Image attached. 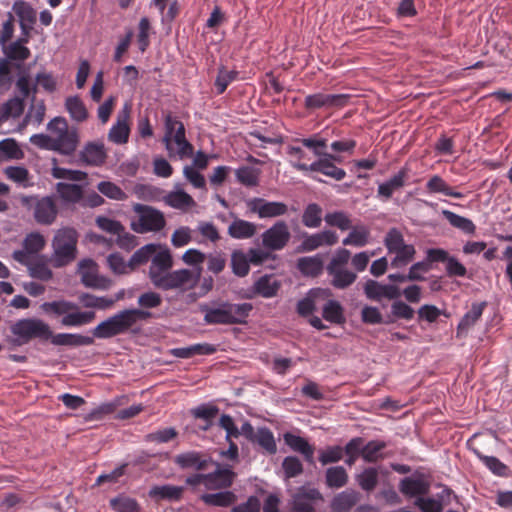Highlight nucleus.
<instances>
[{"label": "nucleus", "instance_id": "4c0bfd02", "mask_svg": "<svg viewBox=\"0 0 512 512\" xmlns=\"http://www.w3.org/2000/svg\"><path fill=\"white\" fill-rule=\"evenodd\" d=\"M253 304L250 302L232 303L228 301V312L230 313L231 325H246L247 319L253 310Z\"/></svg>", "mask_w": 512, "mask_h": 512}, {"label": "nucleus", "instance_id": "c03bdc74", "mask_svg": "<svg viewBox=\"0 0 512 512\" xmlns=\"http://www.w3.org/2000/svg\"><path fill=\"white\" fill-rule=\"evenodd\" d=\"M348 235L342 240L344 246L364 247L369 242L370 231L364 225L352 226Z\"/></svg>", "mask_w": 512, "mask_h": 512}, {"label": "nucleus", "instance_id": "4468645a", "mask_svg": "<svg viewBox=\"0 0 512 512\" xmlns=\"http://www.w3.org/2000/svg\"><path fill=\"white\" fill-rule=\"evenodd\" d=\"M338 242V235L335 231L324 229L322 231L309 234L302 233V241L296 247L297 253H305L314 251L322 246H333Z\"/></svg>", "mask_w": 512, "mask_h": 512}, {"label": "nucleus", "instance_id": "423d86ee", "mask_svg": "<svg viewBox=\"0 0 512 512\" xmlns=\"http://www.w3.org/2000/svg\"><path fill=\"white\" fill-rule=\"evenodd\" d=\"M132 210L137 214L138 220H132L130 228L138 234L159 232L166 226L164 213L153 206L135 203Z\"/></svg>", "mask_w": 512, "mask_h": 512}, {"label": "nucleus", "instance_id": "69168bd1", "mask_svg": "<svg viewBox=\"0 0 512 512\" xmlns=\"http://www.w3.org/2000/svg\"><path fill=\"white\" fill-rule=\"evenodd\" d=\"M390 265L393 268H402L413 261L416 255V249L412 244H405L400 250L394 252Z\"/></svg>", "mask_w": 512, "mask_h": 512}, {"label": "nucleus", "instance_id": "2f4dec72", "mask_svg": "<svg viewBox=\"0 0 512 512\" xmlns=\"http://www.w3.org/2000/svg\"><path fill=\"white\" fill-rule=\"evenodd\" d=\"M77 303L66 300V299H57L53 301H46L40 305V309L44 314L49 317L63 318L67 312L71 309H76Z\"/></svg>", "mask_w": 512, "mask_h": 512}, {"label": "nucleus", "instance_id": "09e8293b", "mask_svg": "<svg viewBox=\"0 0 512 512\" xmlns=\"http://www.w3.org/2000/svg\"><path fill=\"white\" fill-rule=\"evenodd\" d=\"M230 264L232 273L237 277L243 278L250 271L251 263L249 256L240 249H235L231 253Z\"/></svg>", "mask_w": 512, "mask_h": 512}, {"label": "nucleus", "instance_id": "338daca9", "mask_svg": "<svg viewBox=\"0 0 512 512\" xmlns=\"http://www.w3.org/2000/svg\"><path fill=\"white\" fill-rule=\"evenodd\" d=\"M110 507L116 512H141L138 502L125 495H119L110 499Z\"/></svg>", "mask_w": 512, "mask_h": 512}, {"label": "nucleus", "instance_id": "ea45409f", "mask_svg": "<svg viewBox=\"0 0 512 512\" xmlns=\"http://www.w3.org/2000/svg\"><path fill=\"white\" fill-rule=\"evenodd\" d=\"M47 129L50 130L51 132L57 133V136H63V139L65 137L70 138L72 136L71 134H73V136L75 137L74 140L72 139V143L75 142V146L78 147L80 142L78 129L76 127L68 129V124L64 117L56 116L52 118L47 123Z\"/></svg>", "mask_w": 512, "mask_h": 512}, {"label": "nucleus", "instance_id": "412c9836", "mask_svg": "<svg viewBox=\"0 0 512 512\" xmlns=\"http://www.w3.org/2000/svg\"><path fill=\"white\" fill-rule=\"evenodd\" d=\"M280 288L279 280L273 279L271 274H264L253 283L251 293L245 294L244 298L251 299L253 295H259L266 299L273 298L277 296Z\"/></svg>", "mask_w": 512, "mask_h": 512}, {"label": "nucleus", "instance_id": "4be33fe9", "mask_svg": "<svg viewBox=\"0 0 512 512\" xmlns=\"http://www.w3.org/2000/svg\"><path fill=\"white\" fill-rule=\"evenodd\" d=\"M321 499L317 489H303L293 496L289 512H315L316 502Z\"/></svg>", "mask_w": 512, "mask_h": 512}, {"label": "nucleus", "instance_id": "aec40b11", "mask_svg": "<svg viewBox=\"0 0 512 512\" xmlns=\"http://www.w3.org/2000/svg\"><path fill=\"white\" fill-rule=\"evenodd\" d=\"M408 173L409 168L407 166H403L392 177L378 183L377 198L383 202L388 201L393 196L395 191L403 188L406 185Z\"/></svg>", "mask_w": 512, "mask_h": 512}, {"label": "nucleus", "instance_id": "72a5a7b5", "mask_svg": "<svg viewBox=\"0 0 512 512\" xmlns=\"http://www.w3.org/2000/svg\"><path fill=\"white\" fill-rule=\"evenodd\" d=\"M415 309L405 300H397L390 305V311L387 317L390 319V325L398 320L411 321L415 317Z\"/></svg>", "mask_w": 512, "mask_h": 512}, {"label": "nucleus", "instance_id": "f704fd0d", "mask_svg": "<svg viewBox=\"0 0 512 512\" xmlns=\"http://www.w3.org/2000/svg\"><path fill=\"white\" fill-rule=\"evenodd\" d=\"M51 161L53 164L51 168V175L54 179L68 180L72 181V183L87 181V172L79 169L60 167L57 165L58 161L55 157H53Z\"/></svg>", "mask_w": 512, "mask_h": 512}, {"label": "nucleus", "instance_id": "de8ad7c7", "mask_svg": "<svg viewBox=\"0 0 512 512\" xmlns=\"http://www.w3.org/2000/svg\"><path fill=\"white\" fill-rule=\"evenodd\" d=\"M158 246L159 243L151 242L137 249L128 260L129 268L135 269L140 265L146 264L148 261L152 262V257Z\"/></svg>", "mask_w": 512, "mask_h": 512}, {"label": "nucleus", "instance_id": "ddd939ff", "mask_svg": "<svg viewBox=\"0 0 512 512\" xmlns=\"http://www.w3.org/2000/svg\"><path fill=\"white\" fill-rule=\"evenodd\" d=\"M351 98L350 94H325L318 92L307 95L304 99V106L308 110L342 108L349 104Z\"/></svg>", "mask_w": 512, "mask_h": 512}, {"label": "nucleus", "instance_id": "7ed1b4c3", "mask_svg": "<svg viewBox=\"0 0 512 512\" xmlns=\"http://www.w3.org/2000/svg\"><path fill=\"white\" fill-rule=\"evenodd\" d=\"M173 255L170 248L163 243L155 250L148 270V278L154 288L161 291L174 290V284L186 274L184 270H172Z\"/></svg>", "mask_w": 512, "mask_h": 512}, {"label": "nucleus", "instance_id": "603ef678", "mask_svg": "<svg viewBox=\"0 0 512 512\" xmlns=\"http://www.w3.org/2000/svg\"><path fill=\"white\" fill-rule=\"evenodd\" d=\"M478 459L483 465L497 477H507L509 467L504 464L498 457L492 455H484L478 450L474 451Z\"/></svg>", "mask_w": 512, "mask_h": 512}, {"label": "nucleus", "instance_id": "6e6d98bb", "mask_svg": "<svg viewBox=\"0 0 512 512\" xmlns=\"http://www.w3.org/2000/svg\"><path fill=\"white\" fill-rule=\"evenodd\" d=\"M390 474L389 468L373 463L355 474L354 480H385Z\"/></svg>", "mask_w": 512, "mask_h": 512}, {"label": "nucleus", "instance_id": "b1692460", "mask_svg": "<svg viewBox=\"0 0 512 512\" xmlns=\"http://www.w3.org/2000/svg\"><path fill=\"white\" fill-rule=\"evenodd\" d=\"M12 9L18 16L21 33L31 34L37 20L36 11L31 4L24 0H17L13 3Z\"/></svg>", "mask_w": 512, "mask_h": 512}, {"label": "nucleus", "instance_id": "774afa93", "mask_svg": "<svg viewBox=\"0 0 512 512\" xmlns=\"http://www.w3.org/2000/svg\"><path fill=\"white\" fill-rule=\"evenodd\" d=\"M46 245L44 236L37 231L30 232L23 240L24 249L31 255H39L38 253L43 250Z\"/></svg>", "mask_w": 512, "mask_h": 512}, {"label": "nucleus", "instance_id": "c756f323", "mask_svg": "<svg viewBox=\"0 0 512 512\" xmlns=\"http://www.w3.org/2000/svg\"><path fill=\"white\" fill-rule=\"evenodd\" d=\"M487 306L486 301L482 302H473L471 304L470 310L467 311L462 318L460 319L457 325V337H461L463 334L467 333V331L476 324V322L481 318L485 307Z\"/></svg>", "mask_w": 512, "mask_h": 512}, {"label": "nucleus", "instance_id": "a878e982", "mask_svg": "<svg viewBox=\"0 0 512 512\" xmlns=\"http://www.w3.org/2000/svg\"><path fill=\"white\" fill-rule=\"evenodd\" d=\"M321 316L324 321L336 326L343 327L347 322L345 308L337 299H328L322 305Z\"/></svg>", "mask_w": 512, "mask_h": 512}, {"label": "nucleus", "instance_id": "473e14b6", "mask_svg": "<svg viewBox=\"0 0 512 512\" xmlns=\"http://www.w3.org/2000/svg\"><path fill=\"white\" fill-rule=\"evenodd\" d=\"M22 158H24V151L15 138L7 137L0 140V163Z\"/></svg>", "mask_w": 512, "mask_h": 512}, {"label": "nucleus", "instance_id": "6ab92c4d", "mask_svg": "<svg viewBox=\"0 0 512 512\" xmlns=\"http://www.w3.org/2000/svg\"><path fill=\"white\" fill-rule=\"evenodd\" d=\"M58 213L56 195L50 194L39 198L33 211V217L40 225H51L56 220Z\"/></svg>", "mask_w": 512, "mask_h": 512}, {"label": "nucleus", "instance_id": "f3484780", "mask_svg": "<svg viewBox=\"0 0 512 512\" xmlns=\"http://www.w3.org/2000/svg\"><path fill=\"white\" fill-rule=\"evenodd\" d=\"M283 442L292 451L302 455L305 462L310 466H316L315 446L299 433L285 431L282 434Z\"/></svg>", "mask_w": 512, "mask_h": 512}, {"label": "nucleus", "instance_id": "bf43d9fd", "mask_svg": "<svg viewBox=\"0 0 512 512\" xmlns=\"http://www.w3.org/2000/svg\"><path fill=\"white\" fill-rule=\"evenodd\" d=\"M19 95H14L2 104L3 116L5 119L8 117L18 118L20 117L25 109V100Z\"/></svg>", "mask_w": 512, "mask_h": 512}, {"label": "nucleus", "instance_id": "5fc2aeb1", "mask_svg": "<svg viewBox=\"0 0 512 512\" xmlns=\"http://www.w3.org/2000/svg\"><path fill=\"white\" fill-rule=\"evenodd\" d=\"M30 40V34H22L19 37L10 42L7 47H4L3 54L4 55H16L21 56V58H29L31 55L30 49L26 46Z\"/></svg>", "mask_w": 512, "mask_h": 512}, {"label": "nucleus", "instance_id": "39448f33", "mask_svg": "<svg viewBox=\"0 0 512 512\" xmlns=\"http://www.w3.org/2000/svg\"><path fill=\"white\" fill-rule=\"evenodd\" d=\"M78 233L73 227H65L57 231L52 240V265L63 268L77 257Z\"/></svg>", "mask_w": 512, "mask_h": 512}, {"label": "nucleus", "instance_id": "58836bf2", "mask_svg": "<svg viewBox=\"0 0 512 512\" xmlns=\"http://www.w3.org/2000/svg\"><path fill=\"white\" fill-rule=\"evenodd\" d=\"M191 269L188 268H180L179 270H184L186 274L182 276L178 280L176 284H174V290H179L180 292H185L188 289L195 287L200 279L203 271L202 264H197V266H191Z\"/></svg>", "mask_w": 512, "mask_h": 512}, {"label": "nucleus", "instance_id": "f257e3e1", "mask_svg": "<svg viewBox=\"0 0 512 512\" xmlns=\"http://www.w3.org/2000/svg\"><path fill=\"white\" fill-rule=\"evenodd\" d=\"M163 303V297L159 292L148 290L137 298L138 307L124 308L99 322L90 333L99 339H111L127 333L138 334L140 327H136L138 321H146L153 318L151 309L158 308Z\"/></svg>", "mask_w": 512, "mask_h": 512}, {"label": "nucleus", "instance_id": "dca6fc26", "mask_svg": "<svg viewBox=\"0 0 512 512\" xmlns=\"http://www.w3.org/2000/svg\"><path fill=\"white\" fill-rule=\"evenodd\" d=\"M250 212L258 215L260 219L283 216L288 206L282 201H269L261 197L250 198L246 201Z\"/></svg>", "mask_w": 512, "mask_h": 512}, {"label": "nucleus", "instance_id": "9b49d317", "mask_svg": "<svg viewBox=\"0 0 512 512\" xmlns=\"http://www.w3.org/2000/svg\"><path fill=\"white\" fill-rule=\"evenodd\" d=\"M291 238L288 225L284 220H278L262 233V245L269 251L282 250Z\"/></svg>", "mask_w": 512, "mask_h": 512}, {"label": "nucleus", "instance_id": "c85d7f7f", "mask_svg": "<svg viewBox=\"0 0 512 512\" xmlns=\"http://www.w3.org/2000/svg\"><path fill=\"white\" fill-rule=\"evenodd\" d=\"M233 221L228 226L227 233L234 239H249L256 234L257 226L255 223L238 218L233 212H230Z\"/></svg>", "mask_w": 512, "mask_h": 512}, {"label": "nucleus", "instance_id": "f03ea898", "mask_svg": "<svg viewBox=\"0 0 512 512\" xmlns=\"http://www.w3.org/2000/svg\"><path fill=\"white\" fill-rule=\"evenodd\" d=\"M173 461L182 470L195 471L184 480H234L236 477L230 464L213 460L206 451H185L177 454Z\"/></svg>", "mask_w": 512, "mask_h": 512}, {"label": "nucleus", "instance_id": "3c124183", "mask_svg": "<svg viewBox=\"0 0 512 512\" xmlns=\"http://www.w3.org/2000/svg\"><path fill=\"white\" fill-rule=\"evenodd\" d=\"M261 171L253 166L243 165L235 170L236 180L245 187H256L259 185Z\"/></svg>", "mask_w": 512, "mask_h": 512}, {"label": "nucleus", "instance_id": "1a4fd4ad", "mask_svg": "<svg viewBox=\"0 0 512 512\" xmlns=\"http://www.w3.org/2000/svg\"><path fill=\"white\" fill-rule=\"evenodd\" d=\"M292 166L296 170L302 171L306 177L318 183H325V180L314 173H321L336 181H341L346 176V171L343 168L336 166L335 163L312 162L311 164H306L303 162H295Z\"/></svg>", "mask_w": 512, "mask_h": 512}, {"label": "nucleus", "instance_id": "bb28decb", "mask_svg": "<svg viewBox=\"0 0 512 512\" xmlns=\"http://www.w3.org/2000/svg\"><path fill=\"white\" fill-rule=\"evenodd\" d=\"M296 268L305 277H318L324 270V256L317 253L297 259Z\"/></svg>", "mask_w": 512, "mask_h": 512}, {"label": "nucleus", "instance_id": "e2e57ef3", "mask_svg": "<svg viewBox=\"0 0 512 512\" xmlns=\"http://www.w3.org/2000/svg\"><path fill=\"white\" fill-rule=\"evenodd\" d=\"M253 443H257L269 454H274L277 451L276 441L273 432L266 426L259 427Z\"/></svg>", "mask_w": 512, "mask_h": 512}, {"label": "nucleus", "instance_id": "864d4df0", "mask_svg": "<svg viewBox=\"0 0 512 512\" xmlns=\"http://www.w3.org/2000/svg\"><path fill=\"white\" fill-rule=\"evenodd\" d=\"M27 268L32 278L49 281L53 277V272L47 265L44 255H37V258L31 261Z\"/></svg>", "mask_w": 512, "mask_h": 512}, {"label": "nucleus", "instance_id": "13d9d810", "mask_svg": "<svg viewBox=\"0 0 512 512\" xmlns=\"http://www.w3.org/2000/svg\"><path fill=\"white\" fill-rule=\"evenodd\" d=\"M390 468L394 472L403 475L400 480H427L426 470L421 467L413 469L407 464L391 463Z\"/></svg>", "mask_w": 512, "mask_h": 512}, {"label": "nucleus", "instance_id": "9d476101", "mask_svg": "<svg viewBox=\"0 0 512 512\" xmlns=\"http://www.w3.org/2000/svg\"><path fill=\"white\" fill-rule=\"evenodd\" d=\"M318 461L321 466L333 465L343 460L344 464L348 467L354 466V457L352 452V444L350 439L344 444L327 445L318 449Z\"/></svg>", "mask_w": 512, "mask_h": 512}, {"label": "nucleus", "instance_id": "f8f14e48", "mask_svg": "<svg viewBox=\"0 0 512 512\" xmlns=\"http://www.w3.org/2000/svg\"><path fill=\"white\" fill-rule=\"evenodd\" d=\"M107 151L100 141H88L79 151L78 159H70V164H82L90 167H99L106 162Z\"/></svg>", "mask_w": 512, "mask_h": 512}, {"label": "nucleus", "instance_id": "7c9ffc66", "mask_svg": "<svg viewBox=\"0 0 512 512\" xmlns=\"http://www.w3.org/2000/svg\"><path fill=\"white\" fill-rule=\"evenodd\" d=\"M97 264L91 258H84L78 262L77 272L81 276V283L86 288H97L98 284L96 281L98 278V273L96 272Z\"/></svg>", "mask_w": 512, "mask_h": 512}, {"label": "nucleus", "instance_id": "e433bc0d", "mask_svg": "<svg viewBox=\"0 0 512 512\" xmlns=\"http://www.w3.org/2000/svg\"><path fill=\"white\" fill-rule=\"evenodd\" d=\"M358 493L353 490L343 491L331 501V512H349L358 502Z\"/></svg>", "mask_w": 512, "mask_h": 512}, {"label": "nucleus", "instance_id": "49530a36", "mask_svg": "<svg viewBox=\"0 0 512 512\" xmlns=\"http://www.w3.org/2000/svg\"><path fill=\"white\" fill-rule=\"evenodd\" d=\"M441 214L454 228H457L461 230L463 233L469 235L475 233L476 226L471 219L447 209H443L441 211Z\"/></svg>", "mask_w": 512, "mask_h": 512}, {"label": "nucleus", "instance_id": "8fccbe9b", "mask_svg": "<svg viewBox=\"0 0 512 512\" xmlns=\"http://www.w3.org/2000/svg\"><path fill=\"white\" fill-rule=\"evenodd\" d=\"M329 276H331V285L339 290H344L350 287L357 279V274L351 270L343 269L342 271H334L326 269Z\"/></svg>", "mask_w": 512, "mask_h": 512}, {"label": "nucleus", "instance_id": "2eb2a0df", "mask_svg": "<svg viewBox=\"0 0 512 512\" xmlns=\"http://www.w3.org/2000/svg\"><path fill=\"white\" fill-rule=\"evenodd\" d=\"M199 311L203 313L206 325H231L228 301L213 300L209 303H200Z\"/></svg>", "mask_w": 512, "mask_h": 512}, {"label": "nucleus", "instance_id": "cd10ccee", "mask_svg": "<svg viewBox=\"0 0 512 512\" xmlns=\"http://www.w3.org/2000/svg\"><path fill=\"white\" fill-rule=\"evenodd\" d=\"M217 347L211 343H195L185 347H176L170 350V354L179 359H189L195 355H212Z\"/></svg>", "mask_w": 512, "mask_h": 512}, {"label": "nucleus", "instance_id": "5701e85b", "mask_svg": "<svg viewBox=\"0 0 512 512\" xmlns=\"http://www.w3.org/2000/svg\"><path fill=\"white\" fill-rule=\"evenodd\" d=\"M95 338L98 339L93 334L92 336H89L80 333L69 332L53 333L51 330L49 341L54 346L81 347L94 344Z\"/></svg>", "mask_w": 512, "mask_h": 512}, {"label": "nucleus", "instance_id": "052dcab7", "mask_svg": "<svg viewBox=\"0 0 512 512\" xmlns=\"http://www.w3.org/2000/svg\"><path fill=\"white\" fill-rule=\"evenodd\" d=\"M324 221L328 226L336 227L341 231L349 230L352 224L349 215L342 210L327 212L324 215Z\"/></svg>", "mask_w": 512, "mask_h": 512}, {"label": "nucleus", "instance_id": "680f3d73", "mask_svg": "<svg viewBox=\"0 0 512 512\" xmlns=\"http://www.w3.org/2000/svg\"><path fill=\"white\" fill-rule=\"evenodd\" d=\"M400 491L407 498L416 500L429 492L430 482H400Z\"/></svg>", "mask_w": 512, "mask_h": 512}, {"label": "nucleus", "instance_id": "a211bd4d", "mask_svg": "<svg viewBox=\"0 0 512 512\" xmlns=\"http://www.w3.org/2000/svg\"><path fill=\"white\" fill-rule=\"evenodd\" d=\"M87 184L85 182H66L59 181L55 184V195L58 198L63 207H68L76 204H80L83 201L84 188Z\"/></svg>", "mask_w": 512, "mask_h": 512}, {"label": "nucleus", "instance_id": "a19ab883", "mask_svg": "<svg viewBox=\"0 0 512 512\" xmlns=\"http://www.w3.org/2000/svg\"><path fill=\"white\" fill-rule=\"evenodd\" d=\"M323 209L320 204L316 202L308 203L302 213L301 222L307 228H318L321 226Z\"/></svg>", "mask_w": 512, "mask_h": 512}, {"label": "nucleus", "instance_id": "a18cd8bd", "mask_svg": "<svg viewBox=\"0 0 512 512\" xmlns=\"http://www.w3.org/2000/svg\"><path fill=\"white\" fill-rule=\"evenodd\" d=\"M362 323L366 325H390L387 313L383 315L377 306L365 304L360 311Z\"/></svg>", "mask_w": 512, "mask_h": 512}, {"label": "nucleus", "instance_id": "0e129e2a", "mask_svg": "<svg viewBox=\"0 0 512 512\" xmlns=\"http://www.w3.org/2000/svg\"><path fill=\"white\" fill-rule=\"evenodd\" d=\"M179 432L175 427H164L145 435V441L149 443L165 444L177 438Z\"/></svg>", "mask_w": 512, "mask_h": 512}, {"label": "nucleus", "instance_id": "79ce46f5", "mask_svg": "<svg viewBox=\"0 0 512 512\" xmlns=\"http://www.w3.org/2000/svg\"><path fill=\"white\" fill-rule=\"evenodd\" d=\"M183 492V487L173 485L154 486L149 491V496L156 500H167L170 502L180 500Z\"/></svg>", "mask_w": 512, "mask_h": 512}, {"label": "nucleus", "instance_id": "c9c22d12", "mask_svg": "<svg viewBox=\"0 0 512 512\" xmlns=\"http://www.w3.org/2000/svg\"><path fill=\"white\" fill-rule=\"evenodd\" d=\"M128 112L124 115L123 119L117 117L116 122L112 125L108 132V140L116 145H124L129 140L130 127L127 123Z\"/></svg>", "mask_w": 512, "mask_h": 512}, {"label": "nucleus", "instance_id": "20e7f679", "mask_svg": "<svg viewBox=\"0 0 512 512\" xmlns=\"http://www.w3.org/2000/svg\"><path fill=\"white\" fill-rule=\"evenodd\" d=\"M13 337L9 343L13 346H23L33 339L48 341L51 335V327L44 320L37 317L21 318L10 326Z\"/></svg>", "mask_w": 512, "mask_h": 512}, {"label": "nucleus", "instance_id": "37998d69", "mask_svg": "<svg viewBox=\"0 0 512 512\" xmlns=\"http://www.w3.org/2000/svg\"><path fill=\"white\" fill-rule=\"evenodd\" d=\"M65 109L72 120L81 123L87 120L89 114L79 95L69 96L65 100Z\"/></svg>", "mask_w": 512, "mask_h": 512}, {"label": "nucleus", "instance_id": "6e6552de", "mask_svg": "<svg viewBox=\"0 0 512 512\" xmlns=\"http://www.w3.org/2000/svg\"><path fill=\"white\" fill-rule=\"evenodd\" d=\"M74 137L72 135L70 138L65 137L64 139L63 136L53 138L46 133H36L30 136L29 141L39 149L53 151L63 156H72L77 149L75 142L72 143Z\"/></svg>", "mask_w": 512, "mask_h": 512}, {"label": "nucleus", "instance_id": "393cba45", "mask_svg": "<svg viewBox=\"0 0 512 512\" xmlns=\"http://www.w3.org/2000/svg\"><path fill=\"white\" fill-rule=\"evenodd\" d=\"M164 203L174 209L187 210L196 203L193 197L187 193L180 183L175 184L173 190L162 197Z\"/></svg>", "mask_w": 512, "mask_h": 512}, {"label": "nucleus", "instance_id": "4d7b16f0", "mask_svg": "<svg viewBox=\"0 0 512 512\" xmlns=\"http://www.w3.org/2000/svg\"><path fill=\"white\" fill-rule=\"evenodd\" d=\"M201 499L205 504L210 506L228 507L235 502L236 495L231 491H220L203 494Z\"/></svg>", "mask_w": 512, "mask_h": 512}, {"label": "nucleus", "instance_id": "0eeeda50", "mask_svg": "<svg viewBox=\"0 0 512 512\" xmlns=\"http://www.w3.org/2000/svg\"><path fill=\"white\" fill-rule=\"evenodd\" d=\"M350 443L352 444L354 464L359 458L364 463H377L379 460L384 459V450L388 446V443L384 440L372 439L366 442L361 436L350 438Z\"/></svg>", "mask_w": 512, "mask_h": 512}]
</instances>
